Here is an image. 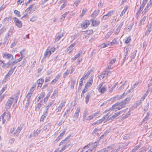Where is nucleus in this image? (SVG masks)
<instances>
[{
	"label": "nucleus",
	"mask_w": 152,
	"mask_h": 152,
	"mask_svg": "<svg viewBox=\"0 0 152 152\" xmlns=\"http://www.w3.org/2000/svg\"><path fill=\"white\" fill-rule=\"evenodd\" d=\"M130 99V97L126 98L121 102L116 103L113 105L110 108V110H112L115 108L118 109V110L121 109L125 106L126 104L129 102Z\"/></svg>",
	"instance_id": "1"
},
{
	"label": "nucleus",
	"mask_w": 152,
	"mask_h": 152,
	"mask_svg": "<svg viewBox=\"0 0 152 152\" xmlns=\"http://www.w3.org/2000/svg\"><path fill=\"white\" fill-rule=\"evenodd\" d=\"M10 118V113L8 111L4 112L3 114L1 115L0 117V119H2V123L3 124H4V122L6 121H9Z\"/></svg>",
	"instance_id": "2"
},
{
	"label": "nucleus",
	"mask_w": 152,
	"mask_h": 152,
	"mask_svg": "<svg viewBox=\"0 0 152 152\" xmlns=\"http://www.w3.org/2000/svg\"><path fill=\"white\" fill-rule=\"evenodd\" d=\"M37 84L35 83L32 86L30 89L29 92L27 95L26 98L27 100H30L31 97L36 87Z\"/></svg>",
	"instance_id": "3"
},
{
	"label": "nucleus",
	"mask_w": 152,
	"mask_h": 152,
	"mask_svg": "<svg viewBox=\"0 0 152 152\" xmlns=\"http://www.w3.org/2000/svg\"><path fill=\"white\" fill-rule=\"evenodd\" d=\"M104 83L105 82H102L98 86V90L102 94L104 93L107 89L106 86H104L102 88Z\"/></svg>",
	"instance_id": "4"
},
{
	"label": "nucleus",
	"mask_w": 152,
	"mask_h": 152,
	"mask_svg": "<svg viewBox=\"0 0 152 152\" xmlns=\"http://www.w3.org/2000/svg\"><path fill=\"white\" fill-rule=\"evenodd\" d=\"M15 100L12 98L10 97L8 99L5 104V108L9 109L10 108L13 102Z\"/></svg>",
	"instance_id": "5"
},
{
	"label": "nucleus",
	"mask_w": 152,
	"mask_h": 152,
	"mask_svg": "<svg viewBox=\"0 0 152 152\" xmlns=\"http://www.w3.org/2000/svg\"><path fill=\"white\" fill-rule=\"evenodd\" d=\"M13 20L16 25L18 28L21 27L22 26V22L16 17L13 18Z\"/></svg>",
	"instance_id": "6"
},
{
	"label": "nucleus",
	"mask_w": 152,
	"mask_h": 152,
	"mask_svg": "<svg viewBox=\"0 0 152 152\" xmlns=\"http://www.w3.org/2000/svg\"><path fill=\"white\" fill-rule=\"evenodd\" d=\"M108 115H109V113H108L106 115L104 116L103 117H102L101 119H99L98 120H97L94 123L92 124V125L93 126H94L96 124H99L101 123L103 121H104L105 120H106V118L107 117V116H108Z\"/></svg>",
	"instance_id": "7"
},
{
	"label": "nucleus",
	"mask_w": 152,
	"mask_h": 152,
	"mask_svg": "<svg viewBox=\"0 0 152 152\" xmlns=\"http://www.w3.org/2000/svg\"><path fill=\"white\" fill-rule=\"evenodd\" d=\"M111 73L110 71H105L102 72L101 73V75L99 76V78H100V77H101L102 79H103L105 78H107L109 73Z\"/></svg>",
	"instance_id": "8"
},
{
	"label": "nucleus",
	"mask_w": 152,
	"mask_h": 152,
	"mask_svg": "<svg viewBox=\"0 0 152 152\" xmlns=\"http://www.w3.org/2000/svg\"><path fill=\"white\" fill-rule=\"evenodd\" d=\"M16 66H15L13 68H11L10 69L8 72L7 73V75H6V76L5 77L4 79V80H7V79L10 77V75L12 74L13 73V71L15 70V69L16 68Z\"/></svg>",
	"instance_id": "9"
},
{
	"label": "nucleus",
	"mask_w": 152,
	"mask_h": 152,
	"mask_svg": "<svg viewBox=\"0 0 152 152\" xmlns=\"http://www.w3.org/2000/svg\"><path fill=\"white\" fill-rule=\"evenodd\" d=\"M80 110V107H78L77 108L73 118L74 121H75L77 119Z\"/></svg>",
	"instance_id": "10"
},
{
	"label": "nucleus",
	"mask_w": 152,
	"mask_h": 152,
	"mask_svg": "<svg viewBox=\"0 0 152 152\" xmlns=\"http://www.w3.org/2000/svg\"><path fill=\"white\" fill-rule=\"evenodd\" d=\"M65 101L62 100L61 101L60 105L56 109V111L57 112H60L62 109V107L64 106L65 103Z\"/></svg>",
	"instance_id": "11"
},
{
	"label": "nucleus",
	"mask_w": 152,
	"mask_h": 152,
	"mask_svg": "<svg viewBox=\"0 0 152 152\" xmlns=\"http://www.w3.org/2000/svg\"><path fill=\"white\" fill-rule=\"evenodd\" d=\"M120 114V112H118L114 113L112 117H110V118H108V117L107 116V117L106 118V121H107L110 120H113L115 118L119 115Z\"/></svg>",
	"instance_id": "12"
},
{
	"label": "nucleus",
	"mask_w": 152,
	"mask_h": 152,
	"mask_svg": "<svg viewBox=\"0 0 152 152\" xmlns=\"http://www.w3.org/2000/svg\"><path fill=\"white\" fill-rule=\"evenodd\" d=\"M3 57L4 58H5L8 59L9 61L11 60L13 58V56L10 54L5 53L3 55Z\"/></svg>",
	"instance_id": "13"
},
{
	"label": "nucleus",
	"mask_w": 152,
	"mask_h": 152,
	"mask_svg": "<svg viewBox=\"0 0 152 152\" xmlns=\"http://www.w3.org/2000/svg\"><path fill=\"white\" fill-rule=\"evenodd\" d=\"M99 113V112H97L94 113H93L91 115L87 117L85 119V120L87 121H90L91 119H93L95 117L98 116L97 115Z\"/></svg>",
	"instance_id": "14"
},
{
	"label": "nucleus",
	"mask_w": 152,
	"mask_h": 152,
	"mask_svg": "<svg viewBox=\"0 0 152 152\" xmlns=\"http://www.w3.org/2000/svg\"><path fill=\"white\" fill-rule=\"evenodd\" d=\"M90 22L88 20H85L81 24V27L83 28H86L90 24Z\"/></svg>",
	"instance_id": "15"
},
{
	"label": "nucleus",
	"mask_w": 152,
	"mask_h": 152,
	"mask_svg": "<svg viewBox=\"0 0 152 152\" xmlns=\"http://www.w3.org/2000/svg\"><path fill=\"white\" fill-rule=\"evenodd\" d=\"M151 115V113L149 112H148L145 116V117L143 119L141 123L142 124L145 123H146L147 121L149 119L150 116Z\"/></svg>",
	"instance_id": "16"
},
{
	"label": "nucleus",
	"mask_w": 152,
	"mask_h": 152,
	"mask_svg": "<svg viewBox=\"0 0 152 152\" xmlns=\"http://www.w3.org/2000/svg\"><path fill=\"white\" fill-rule=\"evenodd\" d=\"M51 125L50 123H48L45 125L43 127V131H45L46 132H47L50 129Z\"/></svg>",
	"instance_id": "17"
},
{
	"label": "nucleus",
	"mask_w": 152,
	"mask_h": 152,
	"mask_svg": "<svg viewBox=\"0 0 152 152\" xmlns=\"http://www.w3.org/2000/svg\"><path fill=\"white\" fill-rule=\"evenodd\" d=\"M152 30V22L151 23L146 30L145 35L148 36Z\"/></svg>",
	"instance_id": "18"
},
{
	"label": "nucleus",
	"mask_w": 152,
	"mask_h": 152,
	"mask_svg": "<svg viewBox=\"0 0 152 152\" xmlns=\"http://www.w3.org/2000/svg\"><path fill=\"white\" fill-rule=\"evenodd\" d=\"M76 43L75 42H74L73 43V44L71 45L66 50V51H69L68 53L69 54L70 53L72 52V51L73 50V47L75 45Z\"/></svg>",
	"instance_id": "19"
},
{
	"label": "nucleus",
	"mask_w": 152,
	"mask_h": 152,
	"mask_svg": "<svg viewBox=\"0 0 152 152\" xmlns=\"http://www.w3.org/2000/svg\"><path fill=\"white\" fill-rule=\"evenodd\" d=\"M51 53L50 52L48 49H47L45 52L42 59L44 60L47 57H49L51 55Z\"/></svg>",
	"instance_id": "20"
},
{
	"label": "nucleus",
	"mask_w": 152,
	"mask_h": 152,
	"mask_svg": "<svg viewBox=\"0 0 152 152\" xmlns=\"http://www.w3.org/2000/svg\"><path fill=\"white\" fill-rule=\"evenodd\" d=\"M38 102V103H37L36 106L35 110L36 111H39L41 106L42 105V102L41 101H39Z\"/></svg>",
	"instance_id": "21"
},
{
	"label": "nucleus",
	"mask_w": 152,
	"mask_h": 152,
	"mask_svg": "<svg viewBox=\"0 0 152 152\" xmlns=\"http://www.w3.org/2000/svg\"><path fill=\"white\" fill-rule=\"evenodd\" d=\"M88 111L87 109H86L84 110L83 113V121H85L86 118L87 117L86 116L88 115Z\"/></svg>",
	"instance_id": "22"
},
{
	"label": "nucleus",
	"mask_w": 152,
	"mask_h": 152,
	"mask_svg": "<svg viewBox=\"0 0 152 152\" xmlns=\"http://www.w3.org/2000/svg\"><path fill=\"white\" fill-rule=\"evenodd\" d=\"M43 82L44 80L42 79H40L37 80V83L38 85V87H41Z\"/></svg>",
	"instance_id": "23"
},
{
	"label": "nucleus",
	"mask_w": 152,
	"mask_h": 152,
	"mask_svg": "<svg viewBox=\"0 0 152 152\" xmlns=\"http://www.w3.org/2000/svg\"><path fill=\"white\" fill-rule=\"evenodd\" d=\"M22 129V126H20L18 127L16 130L15 133H14V134H16V136H18Z\"/></svg>",
	"instance_id": "24"
},
{
	"label": "nucleus",
	"mask_w": 152,
	"mask_h": 152,
	"mask_svg": "<svg viewBox=\"0 0 152 152\" xmlns=\"http://www.w3.org/2000/svg\"><path fill=\"white\" fill-rule=\"evenodd\" d=\"M92 25L93 26H96L99 24L100 22L99 21L94 20H91Z\"/></svg>",
	"instance_id": "25"
},
{
	"label": "nucleus",
	"mask_w": 152,
	"mask_h": 152,
	"mask_svg": "<svg viewBox=\"0 0 152 152\" xmlns=\"http://www.w3.org/2000/svg\"><path fill=\"white\" fill-rule=\"evenodd\" d=\"M41 130L40 129L39 130H38V129L36 131L34 130L33 132V135H34V137H37L39 134L41 132Z\"/></svg>",
	"instance_id": "26"
},
{
	"label": "nucleus",
	"mask_w": 152,
	"mask_h": 152,
	"mask_svg": "<svg viewBox=\"0 0 152 152\" xmlns=\"http://www.w3.org/2000/svg\"><path fill=\"white\" fill-rule=\"evenodd\" d=\"M91 96V94L89 93H88L86 95L85 97L86 103V104H87L89 102V99L90 98Z\"/></svg>",
	"instance_id": "27"
},
{
	"label": "nucleus",
	"mask_w": 152,
	"mask_h": 152,
	"mask_svg": "<svg viewBox=\"0 0 152 152\" xmlns=\"http://www.w3.org/2000/svg\"><path fill=\"white\" fill-rule=\"evenodd\" d=\"M147 17L146 16H144V17L142 19L140 22L139 26H141V25L143 24H144V23L145 22V20L146 19V18H147Z\"/></svg>",
	"instance_id": "28"
},
{
	"label": "nucleus",
	"mask_w": 152,
	"mask_h": 152,
	"mask_svg": "<svg viewBox=\"0 0 152 152\" xmlns=\"http://www.w3.org/2000/svg\"><path fill=\"white\" fill-rule=\"evenodd\" d=\"M10 61H9L6 64H5V63H3V65H2V67L4 68H8L10 66Z\"/></svg>",
	"instance_id": "29"
},
{
	"label": "nucleus",
	"mask_w": 152,
	"mask_h": 152,
	"mask_svg": "<svg viewBox=\"0 0 152 152\" xmlns=\"http://www.w3.org/2000/svg\"><path fill=\"white\" fill-rule=\"evenodd\" d=\"M99 12V10H95L92 14V16L93 17H95L98 15Z\"/></svg>",
	"instance_id": "30"
},
{
	"label": "nucleus",
	"mask_w": 152,
	"mask_h": 152,
	"mask_svg": "<svg viewBox=\"0 0 152 152\" xmlns=\"http://www.w3.org/2000/svg\"><path fill=\"white\" fill-rule=\"evenodd\" d=\"M45 93L44 92H42L39 94L38 97V99L37 101H39V100L41 99H42L45 96Z\"/></svg>",
	"instance_id": "31"
},
{
	"label": "nucleus",
	"mask_w": 152,
	"mask_h": 152,
	"mask_svg": "<svg viewBox=\"0 0 152 152\" xmlns=\"http://www.w3.org/2000/svg\"><path fill=\"white\" fill-rule=\"evenodd\" d=\"M123 25V22L121 23L118 26L117 28L116 29V31L117 32H119L121 28H122V26Z\"/></svg>",
	"instance_id": "32"
},
{
	"label": "nucleus",
	"mask_w": 152,
	"mask_h": 152,
	"mask_svg": "<svg viewBox=\"0 0 152 152\" xmlns=\"http://www.w3.org/2000/svg\"><path fill=\"white\" fill-rule=\"evenodd\" d=\"M58 94V89H56L53 91V94L51 97L52 98H54L55 96L57 95Z\"/></svg>",
	"instance_id": "33"
},
{
	"label": "nucleus",
	"mask_w": 152,
	"mask_h": 152,
	"mask_svg": "<svg viewBox=\"0 0 152 152\" xmlns=\"http://www.w3.org/2000/svg\"><path fill=\"white\" fill-rule=\"evenodd\" d=\"M115 145V144H113L110 145L107 147V149L109 151H110L111 150L113 149Z\"/></svg>",
	"instance_id": "34"
},
{
	"label": "nucleus",
	"mask_w": 152,
	"mask_h": 152,
	"mask_svg": "<svg viewBox=\"0 0 152 152\" xmlns=\"http://www.w3.org/2000/svg\"><path fill=\"white\" fill-rule=\"evenodd\" d=\"M54 101H51L48 104V105L46 106V110H48L49 109V108L51 107V106L53 104Z\"/></svg>",
	"instance_id": "35"
},
{
	"label": "nucleus",
	"mask_w": 152,
	"mask_h": 152,
	"mask_svg": "<svg viewBox=\"0 0 152 152\" xmlns=\"http://www.w3.org/2000/svg\"><path fill=\"white\" fill-rule=\"evenodd\" d=\"M47 49H48V50H49L50 52V53H51V54H52L54 52L55 49V48L54 47H53L51 48L48 47Z\"/></svg>",
	"instance_id": "36"
},
{
	"label": "nucleus",
	"mask_w": 152,
	"mask_h": 152,
	"mask_svg": "<svg viewBox=\"0 0 152 152\" xmlns=\"http://www.w3.org/2000/svg\"><path fill=\"white\" fill-rule=\"evenodd\" d=\"M99 129L97 128H96L94 129V130L93 131L92 133V134H94V136L95 135H99V133L97 132L98 131Z\"/></svg>",
	"instance_id": "37"
},
{
	"label": "nucleus",
	"mask_w": 152,
	"mask_h": 152,
	"mask_svg": "<svg viewBox=\"0 0 152 152\" xmlns=\"http://www.w3.org/2000/svg\"><path fill=\"white\" fill-rule=\"evenodd\" d=\"M63 35L62 34H60L58 35L55 39V42H56L58 41L63 36Z\"/></svg>",
	"instance_id": "38"
},
{
	"label": "nucleus",
	"mask_w": 152,
	"mask_h": 152,
	"mask_svg": "<svg viewBox=\"0 0 152 152\" xmlns=\"http://www.w3.org/2000/svg\"><path fill=\"white\" fill-rule=\"evenodd\" d=\"M17 43V41L16 39H14L13 42H12L11 46L10 48H12L14 46H15Z\"/></svg>",
	"instance_id": "39"
},
{
	"label": "nucleus",
	"mask_w": 152,
	"mask_h": 152,
	"mask_svg": "<svg viewBox=\"0 0 152 152\" xmlns=\"http://www.w3.org/2000/svg\"><path fill=\"white\" fill-rule=\"evenodd\" d=\"M127 83V81H125V82L118 89V90L121 91L122 89H123L124 88V86Z\"/></svg>",
	"instance_id": "40"
},
{
	"label": "nucleus",
	"mask_w": 152,
	"mask_h": 152,
	"mask_svg": "<svg viewBox=\"0 0 152 152\" xmlns=\"http://www.w3.org/2000/svg\"><path fill=\"white\" fill-rule=\"evenodd\" d=\"M37 19V16H34L31 18L30 20L32 22H34Z\"/></svg>",
	"instance_id": "41"
},
{
	"label": "nucleus",
	"mask_w": 152,
	"mask_h": 152,
	"mask_svg": "<svg viewBox=\"0 0 152 152\" xmlns=\"http://www.w3.org/2000/svg\"><path fill=\"white\" fill-rule=\"evenodd\" d=\"M139 83L138 82H136L135 84L132 86L131 88V89L133 90L134 88H135L137 85L139 84Z\"/></svg>",
	"instance_id": "42"
},
{
	"label": "nucleus",
	"mask_w": 152,
	"mask_h": 152,
	"mask_svg": "<svg viewBox=\"0 0 152 152\" xmlns=\"http://www.w3.org/2000/svg\"><path fill=\"white\" fill-rule=\"evenodd\" d=\"M108 151H109L107 147L101 149L99 151H98V152H108Z\"/></svg>",
	"instance_id": "43"
},
{
	"label": "nucleus",
	"mask_w": 152,
	"mask_h": 152,
	"mask_svg": "<svg viewBox=\"0 0 152 152\" xmlns=\"http://www.w3.org/2000/svg\"><path fill=\"white\" fill-rule=\"evenodd\" d=\"M76 81L75 80H72L71 81V87L72 88H74V85Z\"/></svg>",
	"instance_id": "44"
},
{
	"label": "nucleus",
	"mask_w": 152,
	"mask_h": 152,
	"mask_svg": "<svg viewBox=\"0 0 152 152\" xmlns=\"http://www.w3.org/2000/svg\"><path fill=\"white\" fill-rule=\"evenodd\" d=\"M92 83L88 81L85 84V87L86 88H89L90 86L92 85Z\"/></svg>",
	"instance_id": "45"
},
{
	"label": "nucleus",
	"mask_w": 152,
	"mask_h": 152,
	"mask_svg": "<svg viewBox=\"0 0 152 152\" xmlns=\"http://www.w3.org/2000/svg\"><path fill=\"white\" fill-rule=\"evenodd\" d=\"M113 10H111L109 11L107 14H106V15L109 18L113 14Z\"/></svg>",
	"instance_id": "46"
},
{
	"label": "nucleus",
	"mask_w": 152,
	"mask_h": 152,
	"mask_svg": "<svg viewBox=\"0 0 152 152\" xmlns=\"http://www.w3.org/2000/svg\"><path fill=\"white\" fill-rule=\"evenodd\" d=\"M14 13L15 14L17 15L18 17H20L21 15L20 14V12L17 10H15L14 11Z\"/></svg>",
	"instance_id": "47"
},
{
	"label": "nucleus",
	"mask_w": 152,
	"mask_h": 152,
	"mask_svg": "<svg viewBox=\"0 0 152 152\" xmlns=\"http://www.w3.org/2000/svg\"><path fill=\"white\" fill-rule=\"evenodd\" d=\"M127 9V7H126L124 8V9L122 11V12L120 16H123V14H124L126 12Z\"/></svg>",
	"instance_id": "48"
},
{
	"label": "nucleus",
	"mask_w": 152,
	"mask_h": 152,
	"mask_svg": "<svg viewBox=\"0 0 152 152\" xmlns=\"http://www.w3.org/2000/svg\"><path fill=\"white\" fill-rule=\"evenodd\" d=\"M82 54V52L81 51H80L79 52L78 54L75 55L74 56L77 59L78 58L80 55Z\"/></svg>",
	"instance_id": "49"
},
{
	"label": "nucleus",
	"mask_w": 152,
	"mask_h": 152,
	"mask_svg": "<svg viewBox=\"0 0 152 152\" xmlns=\"http://www.w3.org/2000/svg\"><path fill=\"white\" fill-rule=\"evenodd\" d=\"M50 95H48L44 99L43 102H44L46 103L47 101L48 100V98L49 97Z\"/></svg>",
	"instance_id": "50"
},
{
	"label": "nucleus",
	"mask_w": 152,
	"mask_h": 152,
	"mask_svg": "<svg viewBox=\"0 0 152 152\" xmlns=\"http://www.w3.org/2000/svg\"><path fill=\"white\" fill-rule=\"evenodd\" d=\"M93 32V31L92 30H90L86 31V33L88 35H91Z\"/></svg>",
	"instance_id": "51"
},
{
	"label": "nucleus",
	"mask_w": 152,
	"mask_h": 152,
	"mask_svg": "<svg viewBox=\"0 0 152 152\" xmlns=\"http://www.w3.org/2000/svg\"><path fill=\"white\" fill-rule=\"evenodd\" d=\"M137 52V50H136L134 52L132 53L131 56V58L132 59H134L136 56V53Z\"/></svg>",
	"instance_id": "52"
},
{
	"label": "nucleus",
	"mask_w": 152,
	"mask_h": 152,
	"mask_svg": "<svg viewBox=\"0 0 152 152\" xmlns=\"http://www.w3.org/2000/svg\"><path fill=\"white\" fill-rule=\"evenodd\" d=\"M7 86H6L3 87L2 89L0 91V94L1 95L4 91L6 89Z\"/></svg>",
	"instance_id": "53"
},
{
	"label": "nucleus",
	"mask_w": 152,
	"mask_h": 152,
	"mask_svg": "<svg viewBox=\"0 0 152 152\" xmlns=\"http://www.w3.org/2000/svg\"><path fill=\"white\" fill-rule=\"evenodd\" d=\"M80 2V0H76L75 2L74 3V4L77 7L79 4V3Z\"/></svg>",
	"instance_id": "54"
},
{
	"label": "nucleus",
	"mask_w": 152,
	"mask_h": 152,
	"mask_svg": "<svg viewBox=\"0 0 152 152\" xmlns=\"http://www.w3.org/2000/svg\"><path fill=\"white\" fill-rule=\"evenodd\" d=\"M108 42L109 43L110 45L112 44H115L116 43L117 44V41L116 40V39H113L111 42Z\"/></svg>",
	"instance_id": "55"
},
{
	"label": "nucleus",
	"mask_w": 152,
	"mask_h": 152,
	"mask_svg": "<svg viewBox=\"0 0 152 152\" xmlns=\"http://www.w3.org/2000/svg\"><path fill=\"white\" fill-rule=\"evenodd\" d=\"M108 17L106 15H104L102 17L101 19L103 20H105L108 18Z\"/></svg>",
	"instance_id": "56"
},
{
	"label": "nucleus",
	"mask_w": 152,
	"mask_h": 152,
	"mask_svg": "<svg viewBox=\"0 0 152 152\" xmlns=\"http://www.w3.org/2000/svg\"><path fill=\"white\" fill-rule=\"evenodd\" d=\"M70 108H69V109H67L65 112V113L64 114L63 116L64 117L67 114H68V113L69 112H70Z\"/></svg>",
	"instance_id": "57"
},
{
	"label": "nucleus",
	"mask_w": 152,
	"mask_h": 152,
	"mask_svg": "<svg viewBox=\"0 0 152 152\" xmlns=\"http://www.w3.org/2000/svg\"><path fill=\"white\" fill-rule=\"evenodd\" d=\"M69 72L68 70H67L65 72L63 75V77L65 78L66 75H67L69 73Z\"/></svg>",
	"instance_id": "58"
},
{
	"label": "nucleus",
	"mask_w": 152,
	"mask_h": 152,
	"mask_svg": "<svg viewBox=\"0 0 152 152\" xmlns=\"http://www.w3.org/2000/svg\"><path fill=\"white\" fill-rule=\"evenodd\" d=\"M110 45V44L109 42L108 43H103L102 44V48H104L107 47Z\"/></svg>",
	"instance_id": "59"
},
{
	"label": "nucleus",
	"mask_w": 152,
	"mask_h": 152,
	"mask_svg": "<svg viewBox=\"0 0 152 152\" xmlns=\"http://www.w3.org/2000/svg\"><path fill=\"white\" fill-rule=\"evenodd\" d=\"M65 17V16H63V15H62L61 16V17L60 19V21L61 22H63L64 21Z\"/></svg>",
	"instance_id": "60"
},
{
	"label": "nucleus",
	"mask_w": 152,
	"mask_h": 152,
	"mask_svg": "<svg viewBox=\"0 0 152 152\" xmlns=\"http://www.w3.org/2000/svg\"><path fill=\"white\" fill-rule=\"evenodd\" d=\"M61 75V74L60 73H59L57 75H56V77H55V79L56 80H58L59 78L60 77Z\"/></svg>",
	"instance_id": "61"
},
{
	"label": "nucleus",
	"mask_w": 152,
	"mask_h": 152,
	"mask_svg": "<svg viewBox=\"0 0 152 152\" xmlns=\"http://www.w3.org/2000/svg\"><path fill=\"white\" fill-rule=\"evenodd\" d=\"M46 116L42 115L40 119V121H44L45 119L46 118Z\"/></svg>",
	"instance_id": "62"
},
{
	"label": "nucleus",
	"mask_w": 152,
	"mask_h": 152,
	"mask_svg": "<svg viewBox=\"0 0 152 152\" xmlns=\"http://www.w3.org/2000/svg\"><path fill=\"white\" fill-rule=\"evenodd\" d=\"M13 28H11L9 29L8 31V33H10V34L12 35L13 33Z\"/></svg>",
	"instance_id": "63"
},
{
	"label": "nucleus",
	"mask_w": 152,
	"mask_h": 152,
	"mask_svg": "<svg viewBox=\"0 0 152 152\" xmlns=\"http://www.w3.org/2000/svg\"><path fill=\"white\" fill-rule=\"evenodd\" d=\"M120 148H118L112 150L110 152H118L120 150Z\"/></svg>",
	"instance_id": "64"
}]
</instances>
